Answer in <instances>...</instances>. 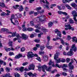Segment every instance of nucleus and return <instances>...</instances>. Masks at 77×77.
<instances>
[{
  "label": "nucleus",
  "mask_w": 77,
  "mask_h": 77,
  "mask_svg": "<svg viewBox=\"0 0 77 77\" xmlns=\"http://www.w3.org/2000/svg\"><path fill=\"white\" fill-rule=\"evenodd\" d=\"M27 53L28 54L27 56H28V57H29V58H31L32 57H33L34 56V55L32 52H28Z\"/></svg>",
  "instance_id": "39448f33"
},
{
  "label": "nucleus",
  "mask_w": 77,
  "mask_h": 77,
  "mask_svg": "<svg viewBox=\"0 0 77 77\" xmlns=\"http://www.w3.org/2000/svg\"><path fill=\"white\" fill-rule=\"evenodd\" d=\"M48 64L49 65H52V66H54V62L52 61V60H50Z\"/></svg>",
  "instance_id": "4468645a"
},
{
  "label": "nucleus",
  "mask_w": 77,
  "mask_h": 77,
  "mask_svg": "<svg viewBox=\"0 0 77 77\" xmlns=\"http://www.w3.org/2000/svg\"><path fill=\"white\" fill-rule=\"evenodd\" d=\"M16 37L17 38V39H21V36H20L19 34H17Z\"/></svg>",
  "instance_id": "72a5a7b5"
},
{
  "label": "nucleus",
  "mask_w": 77,
  "mask_h": 77,
  "mask_svg": "<svg viewBox=\"0 0 77 77\" xmlns=\"http://www.w3.org/2000/svg\"><path fill=\"white\" fill-rule=\"evenodd\" d=\"M39 14V12H34V16H36V15H38Z\"/></svg>",
  "instance_id": "e433bc0d"
},
{
  "label": "nucleus",
  "mask_w": 77,
  "mask_h": 77,
  "mask_svg": "<svg viewBox=\"0 0 77 77\" xmlns=\"http://www.w3.org/2000/svg\"><path fill=\"white\" fill-rule=\"evenodd\" d=\"M45 48V47L44 46H43L40 47V49L41 50H44Z\"/></svg>",
  "instance_id": "4d7b16f0"
},
{
  "label": "nucleus",
  "mask_w": 77,
  "mask_h": 77,
  "mask_svg": "<svg viewBox=\"0 0 77 77\" xmlns=\"http://www.w3.org/2000/svg\"><path fill=\"white\" fill-rule=\"evenodd\" d=\"M53 25V23L52 22H50L48 24V26L49 27H51Z\"/></svg>",
  "instance_id": "393cba45"
},
{
  "label": "nucleus",
  "mask_w": 77,
  "mask_h": 77,
  "mask_svg": "<svg viewBox=\"0 0 77 77\" xmlns=\"http://www.w3.org/2000/svg\"><path fill=\"white\" fill-rule=\"evenodd\" d=\"M11 34L12 37H15V36H16V32H14Z\"/></svg>",
  "instance_id": "2f4dec72"
},
{
  "label": "nucleus",
  "mask_w": 77,
  "mask_h": 77,
  "mask_svg": "<svg viewBox=\"0 0 77 77\" xmlns=\"http://www.w3.org/2000/svg\"><path fill=\"white\" fill-rule=\"evenodd\" d=\"M25 50V48H22L21 49V51H24Z\"/></svg>",
  "instance_id": "338daca9"
},
{
  "label": "nucleus",
  "mask_w": 77,
  "mask_h": 77,
  "mask_svg": "<svg viewBox=\"0 0 77 77\" xmlns=\"http://www.w3.org/2000/svg\"><path fill=\"white\" fill-rule=\"evenodd\" d=\"M22 54H19L18 55L16 56L15 57V58L17 59H19V58H20V57H22Z\"/></svg>",
  "instance_id": "2eb2a0df"
},
{
  "label": "nucleus",
  "mask_w": 77,
  "mask_h": 77,
  "mask_svg": "<svg viewBox=\"0 0 77 77\" xmlns=\"http://www.w3.org/2000/svg\"><path fill=\"white\" fill-rule=\"evenodd\" d=\"M61 62H63V63L65 62V59H63L62 60H61Z\"/></svg>",
  "instance_id": "6e6d98bb"
},
{
  "label": "nucleus",
  "mask_w": 77,
  "mask_h": 77,
  "mask_svg": "<svg viewBox=\"0 0 77 77\" xmlns=\"http://www.w3.org/2000/svg\"><path fill=\"white\" fill-rule=\"evenodd\" d=\"M36 34H31V35H30V37L31 38H33V37H35V36H36Z\"/></svg>",
  "instance_id": "b1692460"
},
{
  "label": "nucleus",
  "mask_w": 77,
  "mask_h": 77,
  "mask_svg": "<svg viewBox=\"0 0 77 77\" xmlns=\"http://www.w3.org/2000/svg\"><path fill=\"white\" fill-rule=\"evenodd\" d=\"M0 6L2 8H5L6 7L5 4L1 2H0Z\"/></svg>",
  "instance_id": "dca6fc26"
},
{
  "label": "nucleus",
  "mask_w": 77,
  "mask_h": 77,
  "mask_svg": "<svg viewBox=\"0 0 77 77\" xmlns=\"http://www.w3.org/2000/svg\"><path fill=\"white\" fill-rule=\"evenodd\" d=\"M46 16L44 15H42L40 17L35 18L34 19L35 22H36L37 21H38L39 20L41 21H43L44 20H45V19H46L47 20H48V19H46L45 18Z\"/></svg>",
  "instance_id": "f03ea898"
},
{
  "label": "nucleus",
  "mask_w": 77,
  "mask_h": 77,
  "mask_svg": "<svg viewBox=\"0 0 77 77\" xmlns=\"http://www.w3.org/2000/svg\"><path fill=\"white\" fill-rule=\"evenodd\" d=\"M29 63L27 62H24L22 64V65L23 66H26V65H28Z\"/></svg>",
  "instance_id": "37998d69"
},
{
  "label": "nucleus",
  "mask_w": 77,
  "mask_h": 77,
  "mask_svg": "<svg viewBox=\"0 0 77 77\" xmlns=\"http://www.w3.org/2000/svg\"><path fill=\"white\" fill-rule=\"evenodd\" d=\"M69 22L71 23V24H73L74 23V20H72L71 19H69Z\"/></svg>",
  "instance_id": "7c9ffc66"
},
{
  "label": "nucleus",
  "mask_w": 77,
  "mask_h": 77,
  "mask_svg": "<svg viewBox=\"0 0 77 77\" xmlns=\"http://www.w3.org/2000/svg\"><path fill=\"white\" fill-rule=\"evenodd\" d=\"M56 60V62L57 63H60L61 62V59H60V58L57 60L56 59V60Z\"/></svg>",
  "instance_id": "bb28decb"
},
{
  "label": "nucleus",
  "mask_w": 77,
  "mask_h": 77,
  "mask_svg": "<svg viewBox=\"0 0 77 77\" xmlns=\"http://www.w3.org/2000/svg\"><path fill=\"white\" fill-rule=\"evenodd\" d=\"M36 11H38L39 10H41V7H39L36 8L35 9Z\"/></svg>",
  "instance_id": "09e8293b"
},
{
  "label": "nucleus",
  "mask_w": 77,
  "mask_h": 77,
  "mask_svg": "<svg viewBox=\"0 0 77 77\" xmlns=\"http://www.w3.org/2000/svg\"><path fill=\"white\" fill-rule=\"evenodd\" d=\"M5 51H11V48H8V49L5 48Z\"/></svg>",
  "instance_id": "a19ab883"
},
{
  "label": "nucleus",
  "mask_w": 77,
  "mask_h": 77,
  "mask_svg": "<svg viewBox=\"0 0 77 77\" xmlns=\"http://www.w3.org/2000/svg\"><path fill=\"white\" fill-rule=\"evenodd\" d=\"M15 77H20V75L18 73H16L15 75Z\"/></svg>",
  "instance_id": "49530a36"
},
{
  "label": "nucleus",
  "mask_w": 77,
  "mask_h": 77,
  "mask_svg": "<svg viewBox=\"0 0 77 77\" xmlns=\"http://www.w3.org/2000/svg\"><path fill=\"white\" fill-rule=\"evenodd\" d=\"M37 60H38V61H39V62H40L41 60V58H40L39 57H38L36 58Z\"/></svg>",
  "instance_id": "13d9d810"
},
{
  "label": "nucleus",
  "mask_w": 77,
  "mask_h": 77,
  "mask_svg": "<svg viewBox=\"0 0 77 77\" xmlns=\"http://www.w3.org/2000/svg\"><path fill=\"white\" fill-rule=\"evenodd\" d=\"M73 52H72V49H71L70 51L68 52L67 53V56H71L73 55Z\"/></svg>",
  "instance_id": "6e6552de"
},
{
  "label": "nucleus",
  "mask_w": 77,
  "mask_h": 77,
  "mask_svg": "<svg viewBox=\"0 0 77 77\" xmlns=\"http://www.w3.org/2000/svg\"><path fill=\"white\" fill-rule=\"evenodd\" d=\"M65 6L66 7V8H67L68 9H71V7H70V6H69V5L66 4V5Z\"/></svg>",
  "instance_id": "c9c22d12"
},
{
  "label": "nucleus",
  "mask_w": 77,
  "mask_h": 77,
  "mask_svg": "<svg viewBox=\"0 0 77 77\" xmlns=\"http://www.w3.org/2000/svg\"><path fill=\"white\" fill-rule=\"evenodd\" d=\"M56 6V4H52L50 6V8H51V9H53V7H54V6Z\"/></svg>",
  "instance_id": "58836bf2"
},
{
  "label": "nucleus",
  "mask_w": 77,
  "mask_h": 77,
  "mask_svg": "<svg viewBox=\"0 0 77 77\" xmlns=\"http://www.w3.org/2000/svg\"><path fill=\"white\" fill-rule=\"evenodd\" d=\"M34 41H35V42H37V43H39V42L40 41V40L38 39H36L34 40Z\"/></svg>",
  "instance_id": "3c124183"
},
{
  "label": "nucleus",
  "mask_w": 77,
  "mask_h": 77,
  "mask_svg": "<svg viewBox=\"0 0 77 77\" xmlns=\"http://www.w3.org/2000/svg\"><path fill=\"white\" fill-rule=\"evenodd\" d=\"M46 47L48 48V49H50L51 50L53 48V47L51 46H48L47 45H46Z\"/></svg>",
  "instance_id": "4be33fe9"
},
{
  "label": "nucleus",
  "mask_w": 77,
  "mask_h": 77,
  "mask_svg": "<svg viewBox=\"0 0 77 77\" xmlns=\"http://www.w3.org/2000/svg\"><path fill=\"white\" fill-rule=\"evenodd\" d=\"M59 55H60V53L59 52H56V54L54 55V59L56 60L57 59H58V56H59Z\"/></svg>",
  "instance_id": "1a4fd4ad"
},
{
  "label": "nucleus",
  "mask_w": 77,
  "mask_h": 77,
  "mask_svg": "<svg viewBox=\"0 0 77 77\" xmlns=\"http://www.w3.org/2000/svg\"><path fill=\"white\" fill-rule=\"evenodd\" d=\"M43 60L46 62L48 60V57L47 56H44L43 57Z\"/></svg>",
  "instance_id": "a211bd4d"
},
{
  "label": "nucleus",
  "mask_w": 77,
  "mask_h": 77,
  "mask_svg": "<svg viewBox=\"0 0 77 77\" xmlns=\"http://www.w3.org/2000/svg\"><path fill=\"white\" fill-rule=\"evenodd\" d=\"M15 18V16L14 14H12L11 17V19H10V20L11 21V23H12L13 24H14V23L12 21V19H14Z\"/></svg>",
  "instance_id": "ddd939ff"
},
{
  "label": "nucleus",
  "mask_w": 77,
  "mask_h": 77,
  "mask_svg": "<svg viewBox=\"0 0 77 77\" xmlns=\"http://www.w3.org/2000/svg\"><path fill=\"white\" fill-rule=\"evenodd\" d=\"M62 2H63V3H64V4H66V3H67L66 2V0H63Z\"/></svg>",
  "instance_id": "e2e57ef3"
},
{
  "label": "nucleus",
  "mask_w": 77,
  "mask_h": 77,
  "mask_svg": "<svg viewBox=\"0 0 77 77\" xmlns=\"http://www.w3.org/2000/svg\"><path fill=\"white\" fill-rule=\"evenodd\" d=\"M1 31H2V32H5V31L8 32V31H9V30L6 28H2L1 29Z\"/></svg>",
  "instance_id": "aec40b11"
},
{
  "label": "nucleus",
  "mask_w": 77,
  "mask_h": 77,
  "mask_svg": "<svg viewBox=\"0 0 77 77\" xmlns=\"http://www.w3.org/2000/svg\"><path fill=\"white\" fill-rule=\"evenodd\" d=\"M22 27L23 28L22 30L23 31L26 32L27 30V28L26 27V26H23Z\"/></svg>",
  "instance_id": "6ab92c4d"
},
{
  "label": "nucleus",
  "mask_w": 77,
  "mask_h": 77,
  "mask_svg": "<svg viewBox=\"0 0 77 77\" xmlns=\"http://www.w3.org/2000/svg\"><path fill=\"white\" fill-rule=\"evenodd\" d=\"M47 39H48V41H50V37L48 36L47 37Z\"/></svg>",
  "instance_id": "69168bd1"
},
{
  "label": "nucleus",
  "mask_w": 77,
  "mask_h": 77,
  "mask_svg": "<svg viewBox=\"0 0 77 77\" xmlns=\"http://www.w3.org/2000/svg\"><path fill=\"white\" fill-rule=\"evenodd\" d=\"M55 33H56L57 34V35H58V36H59V37H60V38H61V37H62V34H61V32L58 30V29H55Z\"/></svg>",
  "instance_id": "20e7f679"
},
{
  "label": "nucleus",
  "mask_w": 77,
  "mask_h": 77,
  "mask_svg": "<svg viewBox=\"0 0 77 77\" xmlns=\"http://www.w3.org/2000/svg\"><path fill=\"white\" fill-rule=\"evenodd\" d=\"M22 39H23L24 40H26L28 39V36L24 34H22Z\"/></svg>",
  "instance_id": "423d86ee"
},
{
  "label": "nucleus",
  "mask_w": 77,
  "mask_h": 77,
  "mask_svg": "<svg viewBox=\"0 0 77 77\" xmlns=\"http://www.w3.org/2000/svg\"><path fill=\"white\" fill-rule=\"evenodd\" d=\"M23 69H24V67H21L19 69L21 72H23Z\"/></svg>",
  "instance_id": "a18cd8bd"
},
{
  "label": "nucleus",
  "mask_w": 77,
  "mask_h": 77,
  "mask_svg": "<svg viewBox=\"0 0 77 77\" xmlns=\"http://www.w3.org/2000/svg\"><path fill=\"white\" fill-rule=\"evenodd\" d=\"M27 75H29V77H31V76H32V75H33V73H32V72H28L27 73Z\"/></svg>",
  "instance_id": "cd10ccee"
},
{
  "label": "nucleus",
  "mask_w": 77,
  "mask_h": 77,
  "mask_svg": "<svg viewBox=\"0 0 77 77\" xmlns=\"http://www.w3.org/2000/svg\"><path fill=\"white\" fill-rule=\"evenodd\" d=\"M72 49H73V51H77V47L75 46V44H74L72 45Z\"/></svg>",
  "instance_id": "f8f14e48"
},
{
  "label": "nucleus",
  "mask_w": 77,
  "mask_h": 77,
  "mask_svg": "<svg viewBox=\"0 0 77 77\" xmlns=\"http://www.w3.org/2000/svg\"><path fill=\"white\" fill-rule=\"evenodd\" d=\"M12 41H10L8 43L9 46H10V47H13L12 46V43H13Z\"/></svg>",
  "instance_id": "c85d7f7f"
},
{
  "label": "nucleus",
  "mask_w": 77,
  "mask_h": 77,
  "mask_svg": "<svg viewBox=\"0 0 77 77\" xmlns=\"http://www.w3.org/2000/svg\"><path fill=\"white\" fill-rule=\"evenodd\" d=\"M60 41H61V42L63 45H64L65 42H64V40H63L62 38L60 39Z\"/></svg>",
  "instance_id": "473e14b6"
},
{
  "label": "nucleus",
  "mask_w": 77,
  "mask_h": 77,
  "mask_svg": "<svg viewBox=\"0 0 77 77\" xmlns=\"http://www.w3.org/2000/svg\"><path fill=\"white\" fill-rule=\"evenodd\" d=\"M16 15L17 16V18H21L22 16L21 14L19 13L17 14H16Z\"/></svg>",
  "instance_id": "412c9836"
},
{
  "label": "nucleus",
  "mask_w": 77,
  "mask_h": 77,
  "mask_svg": "<svg viewBox=\"0 0 77 77\" xmlns=\"http://www.w3.org/2000/svg\"><path fill=\"white\" fill-rule=\"evenodd\" d=\"M5 70L6 72H9V71H10V68L8 67H6V68L5 69Z\"/></svg>",
  "instance_id": "c756f323"
},
{
  "label": "nucleus",
  "mask_w": 77,
  "mask_h": 77,
  "mask_svg": "<svg viewBox=\"0 0 77 77\" xmlns=\"http://www.w3.org/2000/svg\"><path fill=\"white\" fill-rule=\"evenodd\" d=\"M72 14L73 15V19L75 21L77 22V20L76 19V17H77V13L76 11H73L72 12Z\"/></svg>",
  "instance_id": "7ed1b4c3"
},
{
  "label": "nucleus",
  "mask_w": 77,
  "mask_h": 77,
  "mask_svg": "<svg viewBox=\"0 0 77 77\" xmlns=\"http://www.w3.org/2000/svg\"><path fill=\"white\" fill-rule=\"evenodd\" d=\"M23 6L21 5L20 7L19 8V10L21 11H23Z\"/></svg>",
  "instance_id": "a878e982"
},
{
  "label": "nucleus",
  "mask_w": 77,
  "mask_h": 77,
  "mask_svg": "<svg viewBox=\"0 0 77 77\" xmlns=\"http://www.w3.org/2000/svg\"><path fill=\"white\" fill-rule=\"evenodd\" d=\"M67 39L68 40H70V39H71V38L70 35H68Z\"/></svg>",
  "instance_id": "bf43d9fd"
},
{
  "label": "nucleus",
  "mask_w": 77,
  "mask_h": 77,
  "mask_svg": "<svg viewBox=\"0 0 77 77\" xmlns=\"http://www.w3.org/2000/svg\"><path fill=\"white\" fill-rule=\"evenodd\" d=\"M9 55L10 56H12V55H14V52H10L9 53Z\"/></svg>",
  "instance_id": "864d4df0"
},
{
  "label": "nucleus",
  "mask_w": 77,
  "mask_h": 77,
  "mask_svg": "<svg viewBox=\"0 0 77 77\" xmlns=\"http://www.w3.org/2000/svg\"><path fill=\"white\" fill-rule=\"evenodd\" d=\"M69 30H71V29L72 30V31H73V30H74V27H72L71 26H70V29H69Z\"/></svg>",
  "instance_id": "5fc2aeb1"
},
{
  "label": "nucleus",
  "mask_w": 77,
  "mask_h": 77,
  "mask_svg": "<svg viewBox=\"0 0 77 77\" xmlns=\"http://www.w3.org/2000/svg\"><path fill=\"white\" fill-rule=\"evenodd\" d=\"M64 26L65 27H68L69 29L71 27V25L69 23H67L65 24Z\"/></svg>",
  "instance_id": "9d476101"
},
{
  "label": "nucleus",
  "mask_w": 77,
  "mask_h": 77,
  "mask_svg": "<svg viewBox=\"0 0 77 77\" xmlns=\"http://www.w3.org/2000/svg\"><path fill=\"white\" fill-rule=\"evenodd\" d=\"M35 32H36V33H39V32H40L39 30L38 29H35Z\"/></svg>",
  "instance_id": "680f3d73"
},
{
  "label": "nucleus",
  "mask_w": 77,
  "mask_h": 77,
  "mask_svg": "<svg viewBox=\"0 0 77 77\" xmlns=\"http://www.w3.org/2000/svg\"><path fill=\"white\" fill-rule=\"evenodd\" d=\"M14 24V25H18L19 23H18V21L15 20Z\"/></svg>",
  "instance_id": "ea45409f"
},
{
  "label": "nucleus",
  "mask_w": 77,
  "mask_h": 77,
  "mask_svg": "<svg viewBox=\"0 0 77 77\" xmlns=\"http://www.w3.org/2000/svg\"><path fill=\"white\" fill-rule=\"evenodd\" d=\"M20 5H16L15 6H13V8H14V9H17V8H18V7H19Z\"/></svg>",
  "instance_id": "f704fd0d"
},
{
  "label": "nucleus",
  "mask_w": 77,
  "mask_h": 77,
  "mask_svg": "<svg viewBox=\"0 0 77 77\" xmlns=\"http://www.w3.org/2000/svg\"><path fill=\"white\" fill-rule=\"evenodd\" d=\"M27 30H28L29 32H31V31H33V28L32 27H29L28 28Z\"/></svg>",
  "instance_id": "5701e85b"
},
{
  "label": "nucleus",
  "mask_w": 77,
  "mask_h": 77,
  "mask_svg": "<svg viewBox=\"0 0 77 77\" xmlns=\"http://www.w3.org/2000/svg\"><path fill=\"white\" fill-rule=\"evenodd\" d=\"M71 5L72 7H73V8H75V6H76V5L75 3H73L71 4Z\"/></svg>",
  "instance_id": "79ce46f5"
},
{
  "label": "nucleus",
  "mask_w": 77,
  "mask_h": 77,
  "mask_svg": "<svg viewBox=\"0 0 77 77\" xmlns=\"http://www.w3.org/2000/svg\"><path fill=\"white\" fill-rule=\"evenodd\" d=\"M69 58H67L66 60V62L67 63H69Z\"/></svg>",
  "instance_id": "0e129e2a"
},
{
  "label": "nucleus",
  "mask_w": 77,
  "mask_h": 77,
  "mask_svg": "<svg viewBox=\"0 0 77 77\" xmlns=\"http://www.w3.org/2000/svg\"><path fill=\"white\" fill-rule=\"evenodd\" d=\"M30 23L32 26H34V22L33 21H31L30 22Z\"/></svg>",
  "instance_id": "c03bdc74"
},
{
  "label": "nucleus",
  "mask_w": 77,
  "mask_h": 77,
  "mask_svg": "<svg viewBox=\"0 0 77 77\" xmlns=\"http://www.w3.org/2000/svg\"><path fill=\"white\" fill-rule=\"evenodd\" d=\"M63 12L60 11H57V13L59 15H62V14Z\"/></svg>",
  "instance_id": "8fccbe9b"
},
{
  "label": "nucleus",
  "mask_w": 77,
  "mask_h": 77,
  "mask_svg": "<svg viewBox=\"0 0 77 77\" xmlns=\"http://www.w3.org/2000/svg\"><path fill=\"white\" fill-rule=\"evenodd\" d=\"M55 71H57V70L56 69H55L54 70H53L52 71H51V73L52 74H53V73H54V72H55Z\"/></svg>",
  "instance_id": "052dcab7"
},
{
  "label": "nucleus",
  "mask_w": 77,
  "mask_h": 77,
  "mask_svg": "<svg viewBox=\"0 0 77 77\" xmlns=\"http://www.w3.org/2000/svg\"><path fill=\"white\" fill-rule=\"evenodd\" d=\"M5 15H6V13L4 12H2L1 14V16L4 17Z\"/></svg>",
  "instance_id": "4c0bfd02"
},
{
  "label": "nucleus",
  "mask_w": 77,
  "mask_h": 77,
  "mask_svg": "<svg viewBox=\"0 0 77 77\" xmlns=\"http://www.w3.org/2000/svg\"><path fill=\"white\" fill-rule=\"evenodd\" d=\"M44 10H42L40 12V14H42V13H44Z\"/></svg>",
  "instance_id": "774afa93"
},
{
  "label": "nucleus",
  "mask_w": 77,
  "mask_h": 77,
  "mask_svg": "<svg viewBox=\"0 0 77 77\" xmlns=\"http://www.w3.org/2000/svg\"><path fill=\"white\" fill-rule=\"evenodd\" d=\"M39 54L40 55H41L42 54H44V51H39Z\"/></svg>",
  "instance_id": "603ef678"
},
{
  "label": "nucleus",
  "mask_w": 77,
  "mask_h": 77,
  "mask_svg": "<svg viewBox=\"0 0 77 77\" xmlns=\"http://www.w3.org/2000/svg\"><path fill=\"white\" fill-rule=\"evenodd\" d=\"M72 63H69V67L70 69H74V66L73 65H72Z\"/></svg>",
  "instance_id": "9b49d317"
},
{
  "label": "nucleus",
  "mask_w": 77,
  "mask_h": 77,
  "mask_svg": "<svg viewBox=\"0 0 77 77\" xmlns=\"http://www.w3.org/2000/svg\"><path fill=\"white\" fill-rule=\"evenodd\" d=\"M72 39V42H75L76 43H77V38H76V37H74Z\"/></svg>",
  "instance_id": "f3484780"
},
{
  "label": "nucleus",
  "mask_w": 77,
  "mask_h": 77,
  "mask_svg": "<svg viewBox=\"0 0 77 77\" xmlns=\"http://www.w3.org/2000/svg\"><path fill=\"white\" fill-rule=\"evenodd\" d=\"M35 66L33 64H31L29 65V66L28 67V69H30V70L32 69L34 70L35 69Z\"/></svg>",
  "instance_id": "0eeeda50"
},
{
  "label": "nucleus",
  "mask_w": 77,
  "mask_h": 77,
  "mask_svg": "<svg viewBox=\"0 0 77 77\" xmlns=\"http://www.w3.org/2000/svg\"><path fill=\"white\" fill-rule=\"evenodd\" d=\"M38 70L39 71H41V68L42 69V71L43 72H45V69L47 71H49V72H51V69H52V67L50 66L48 68L47 66L45 65H44L43 66H41L39 65L38 66Z\"/></svg>",
  "instance_id": "f257e3e1"
},
{
  "label": "nucleus",
  "mask_w": 77,
  "mask_h": 77,
  "mask_svg": "<svg viewBox=\"0 0 77 77\" xmlns=\"http://www.w3.org/2000/svg\"><path fill=\"white\" fill-rule=\"evenodd\" d=\"M6 11L7 12L6 15H9V14L11 13V11H9L8 10H6Z\"/></svg>",
  "instance_id": "de8ad7c7"
}]
</instances>
